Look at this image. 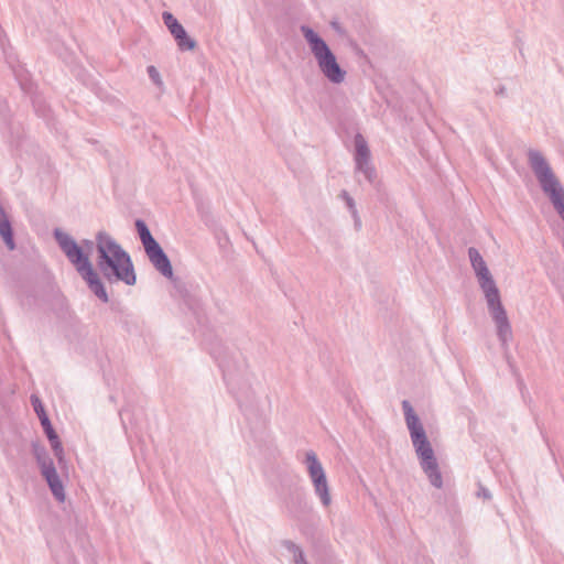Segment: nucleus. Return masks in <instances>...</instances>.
Instances as JSON below:
<instances>
[{"mask_svg":"<svg viewBox=\"0 0 564 564\" xmlns=\"http://www.w3.org/2000/svg\"><path fill=\"white\" fill-rule=\"evenodd\" d=\"M98 253L97 267L102 276L109 282H123L134 285L137 275L130 254L106 231L96 235Z\"/></svg>","mask_w":564,"mask_h":564,"instance_id":"1","label":"nucleus"},{"mask_svg":"<svg viewBox=\"0 0 564 564\" xmlns=\"http://www.w3.org/2000/svg\"><path fill=\"white\" fill-rule=\"evenodd\" d=\"M402 410L420 466L429 478L431 485L440 489L443 486V477L440 470L437 458L427 438L424 426L421 423L417 414L414 412L410 401H402Z\"/></svg>","mask_w":564,"mask_h":564,"instance_id":"2","label":"nucleus"},{"mask_svg":"<svg viewBox=\"0 0 564 564\" xmlns=\"http://www.w3.org/2000/svg\"><path fill=\"white\" fill-rule=\"evenodd\" d=\"M53 236L68 261L76 268L82 279L86 282L90 292L101 302L108 303V293L99 274L89 261L88 253L84 251L83 247H80L72 236L64 232L62 229H54Z\"/></svg>","mask_w":564,"mask_h":564,"instance_id":"3","label":"nucleus"},{"mask_svg":"<svg viewBox=\"0 0 564 564\" xmlns=\"http://www.w3.org/2000/svg\"><path fill=\"white\" fill-rule=\"evenodd\" d=\"M300 31L313 54L318 69L332 84H341L346 78V70L337 62L325 40L308 25H301Z\"/></svg>","mask_w":564,"mask_h":564,"instance_id":"4","label":"nucleus"},{"mask_svg":"<svg viewBox=\"0 0 564 564\" xmlns=\"http://www.w3.org/2000/svg\"><path fill=\"white\" fill-rule=\"evenodd\" d=\"M528 162L541 189L549 197L554 209L564 221V188L558 178L540 151L529 150Z\"/></svg>","mask_w":564,"mask_h":564,"instance_id":"5","label":"nucleus"},{"mask_svg":"<svg viewBox=\"0 0 564 564\" xmlns=\"http://www.w3.org/2000/svg\"><path fill=\"white\" fill-rule=\"evenodd\" d=\"M210 355L218 362L223 371L224 380L230 391L236 398L239 406L242 409L253 401V391L250 384L238 375L236 367H234L232 356L221 343L213 344Z\"/></svg>","mask_w":564,"mask_h":564,"instance_id":"6","label":"nucleus"},{"mask_svg":"<svg viewBox=\"0 0 564 564\" xmlns=\"http://www.w3.org/2000/svg\"><path fill=\"white\" fill-rule=\"evenodd\" d=\"M477 280L485 294L489 314L496 325L498 339L502 347H507L509 340L512 338V329L506 308L501 302L499 289L491 273L480 276Z\"/></svg>","mask_w":564,"mask_h":564,"instance_id":"7","label":"nucleus"},{"mask_svg":"<svg viewBox=\"0 0 564 564\" xmlns=\"http://www.w3.org/2000/svg\"><path fill=\"white\" fill-rule=\"evenodd\" d=\"M303 463L306 466L308 477L314 488V494L318 497L323 507H329L332 503L329 485L324 467L316 453L314 451H307Z\"/></svg>","mask_w":564,"mask_h":564,"instance_id":"8","label":"nucleus"},{"mask_svg":"<svg viewBox=\"0 0 564 564\" xmlns=\"http://www.w3.org/2000/svg\"><path fill=\"white\" fill-rule=\"evenodd\" d=\"M355 144V164L356 170L362 173L369 183H373L377 173L370 162V150L368 143L361 133H357L354 138Z\"/></svg>","mask_w":564,"mask_h":564,"instance_id":"9","label":"nucleus"},{"mask_svg":"<svg viewBox=\"0 0 564 564\" xmlns=\"http://www.w3.org/2000/svg\"><path fill=\"white\" fill-rule=\"evenodd\" d=\"M283 506L292 518H301L312 511L306 494L303 488L295 487L289 489L283 498Z\"/></svg>","mask_w":564,"mask_h":564,"instance_id":"10","label":"nucleus"},{"mask_svg":"<svg viewBox=\"0 0 564 564\" xmlns=\"http://www.w3.org/2000/svg\"><path fill=\"white\" fill-rule=\"evenodd\" d=\"M144 251L155 270L159 271L164 278L172 280L174 276L173 267L171 260L169 259L161 245L155 241L150 246H147Z\"/></svg>","mask_w":564,"mask_h":564,"instance_id":"11","label":"nucleus"},{"mask_svg":"<svg viewBox=\"0 0 564 564\" xmlns=\"http://www.w3.org/2000/svg\"><path fill=\"white\" fill-rule=\"evenodd\" d=\"M41 425L51 444L52 451L56 459L58 460L59 464H62L65 460L64 448L56 431L54 430L51 423L50 417H44L43 422H41Z\"/></svg>","mask_w":564,"mask_h":564,"instance_id":"12","label":"nucleus"},{"mask_svg":"<svg viewBox=\"0 0 564 564\" xmlns=\"http://www.w3.org/2000/svg\"><path fill=\"white\" fill-rule=\"evenodd\" d=\"M32 454L40 467L42 476L50 473L48 470L53 471L56 469L53 459L43 445L39 443H32Z\"/></svg>","mask_w":564,"mask_h":564,"instance_id":"13","label":"nucleus"},{"mask_svg":"<svg viewBox=\"0 0 564 564\" xmlns=\"http://www.w3.org/2000/svg\"><path fill=\"white\" fill-rule=\"evenodd\" d=\"M0 236L9 250L15 249V240L12 224L0 204Z\"/></svg>","mask_w":564,"mask_h":564,"instance_id":"14","label":"nucleus"},{"mask_svg":"<svg viewBox=\"0 0 564 564\" xmlns=\"http://www.w3.org/2000/svg\"><path fill=\"white\" fill-rule=\"evenodd\" d=\"M48 471L50 473H47L46 475H43V478L47 482V486H48L52 495L54 496V498L58 502H64L65 501L64 485H63L56 469L53 471H51V470H48Z\"/></svg>","mask_w":564,"mask_h":564,"instance_id":"15","label":"nucleus"},{"mask_svg":"<svg viewBox=\"0 0 564 564\" xmlns=\"http://www.w3.org/2000/svg\"><path fill=\"white\" fill-rule=\"evenodd\" d=\"M468 257H469L471 268H473L477 279L490 273V271L487 267V263L485 262V260H484L482 256L480 254V252L478 251V249H476L475 247H469L468 248Z\"/></svg>","mask_w":564,"mask_h":564,"instance_id":"16","label":"nucleus"},{"mask_svg":"<svg viewBox=\"0 0 564 564\" xmlns=\"http://www.w3.org/2000/svg\"><path fill=\"white\" fill-rule=\"evenodd\" d=\"M134 226L143 248L156 241L143 219H137Z\"/></svg>","mask_w":564,"mask_h":564,"instance_id":"17","label":"nucleus"},{"mask_svg":"<svg viewBox=\"0 0 564 564\" xmlns=\"http://www.w3.org/2000/svg\"><path fill=\"white\" fill-rule=\"evenodd\" d=\"M173 37L182 52L193 51L197 46V42L187 34L185 29Z\"/></svg>","mask_w":564,"mask_h":564,"instance_id":"18","label":"nucleus"},{"mask_svg":"<svg viewBox=\"0 0 564 564\" xmlns=\"http://www.w3.org/2000/svg\"><path fill=\"white\" fill-rule=\"evenodd\" d=\"M281 544H282L283 547H285L293 555L294 564L307 563L305 557H304L303 550L297 544H295L293 541H291V540H283L281 542Z\"/></svg>","mask_w":564,"mask_h":564,"instance_id":"19","label":"nucleus"},{"mask_svg":"<svg viewBox=\"0 0 564 564\" xmlns=\"http://www.w3.org/2000/svg\"><path fill=\"white\" fill-rule=\"evenodd\" d=\"M162 19L172 34V36H175V34L180 33L182 30H184V26L178 22V20L169 11H164L162 13Z\"/></svg>","mask_w":564,"mask_h":564,"instance_id":"20","label":"nucleus"},{"mask_svg":"<svg viewBox=\"0 0 564 564\" xmlns=\"http://www.w3.org/2000/svg\"><path fill=\"white\" fill-rule=\"evenodd\" d=\"M339 196L346 202V205H347L348 209L350 210L352 217L356 220V225L359 226L360 225V220L358 218V212L356 209V204H355L354 198L348 194L347 191H341Z\"/></svg>","mask_w":564,"mask_h":564,"instance_id":"21","label":"nucleus"},{"mask_svg":"<svg viewBox=\"0 0 564 564\" xmlns=\"http://www.w3.org/2000/svg\"><path fill=\"white\" fill-rule=\"evenodd\" d=\"M31 404H32L34 412L36 413L40 422H43L44 417H48V415L44 409V405L37 395H35V394L31 395Z\"/></svg>","mask_w":564,"mask_h":564,"instance_id":"22","label":"nucleus"},{"mask_svg":"<svg viewBox=\"0 0 564 564\" xmlns=\"http://www.w3.org/2000/svg\"><path fill=\"white\" fill-rule=\"evenodd\" d=\"M147 72H148V75H149L150 79L158 87H162L163 86V82L161 79V75H160V73H159V70L156 69L155 66H153V65L148 66Z\"/></svg>","mask_w":564,"mask_h":564,"instance_id":"23","label":"nucleus"},{"mask_svg":"<svg viewBox=\"0 0 564 564\" xmlns=\"http://www.w3.org/2000/svg\"><path fill=\"white\" fill-rule=\"evenodd\" d=\"M477 496L480 497V498H484V499H491V494L490 491L484 487L482 485H479V488H478V491H477Z\"/></svg>","mask_w":564,"mask_h":564,"instance_id":"24","label":"nucleus"},{"mask_svg":"<svg viewBox=\"0 0 564 564\" xmlns=\"http://www.w3.org/2000/svg\"><path fill=\"white\" fill-rule=\"evenodd\" d=\"M495 94H496V96H502V97H503V96H506V95H507V88H506V86H503V85L498 86V87L495 89Z\"/></svg>","mask_w":564,"mask_h":564,"instance_id":"25","label":"nucleus"},{"mask_svg":"<svg viewBox=\"0 0 564 564\" xmlns=\"http://www.w3.org/2000/svg\"><path fill=\"white\" fill-rule=\"evenodd\" d=\"M34 108L36 112H40L41 116L45 117V107L39 105L37 100H33Z\"/></svg>","mask_w":564,"mask_h":564,"instance_id":"26","label":"nucleus"},{"mask_svg":"<svg viewBox=\"0 0 564 564\" xmlns=\"http://www.w3.org/2000/svg\"><path fill=\"white\" fill-rule=\"evenodd\" d=\"M20 85L24 91L31 93V84L30 83H26V82H23L22 79H20Z\"/></svg>","mask_w":564,"mask_h":564,"instance_id":"27","label":"nucleus"},{"mask_svg":"<svg viewBox=\"0 0 564 564\" xmlns=\"http://www.w3.org/2000/svg\"><path fill=\"white\" fill-rule=\"evenodd\" d=\"M83 245L85 246V248L88 251H90V250H93L95 243L93 240L85 239V240H83Z\"/></svg>","mask_w":564,"mask_h":564,"instance_id":"28","label":"nucleus"},{"mask_svg":"<svg viewBox=\"0 0 564 564\" xmlns=\"http://www.w3.org/2000/svg\"><path fill=\"white\" fill-rule=\"evenodd\" d=\"M304 564H308V563H304Z\"/></svg>","mask_w":564,"mask_h":564,"instance_id":"29","label":"nucleus"}]
</instances>
